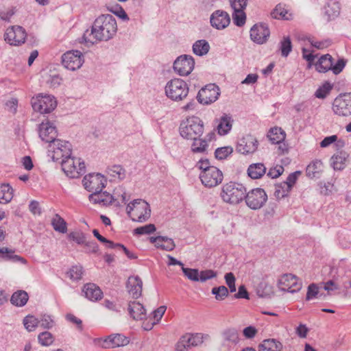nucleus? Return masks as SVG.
Returning a JSON list of instances; mask_svg holds the SVG:
<instances>
[{
	"label": "nucleus",
	"mask_w": 351,
	"mask_h": 351,
	"mask_svg": "<svg viewBox=\"0 0 351 351\" xmlns=\"http://www.w3.org/2000/svg\"><path fill=\"white\" fill-rule=\"evenodd\" d=\"M117 31L115 19L110 14H103L95 20L91 30L85 31L83 39L85 42L92 44L97 41H108L113 38Z\"/></svg>",
	"instance_id": "1"
},
{
	"label": "nucleus",
	"mask_w": 351,
	"mask_h": 351,
	"mask_svg": "<svg viewBox=\"0 0 351 351\" xmlns=\"http://www.w3.org/2000/svg\"><path fill=\"white\" fill-rule=\"evenodd\" d=\"M204 127L202 120L193 116L186 119L180 126V135L186 139L193 140L200 137L204 133Z\"/></svg>",
	"instance_id": "2"
},
{
	"label": "nucleus",
	"mask_w": 351,
	"mask_h": 351,
	"mask_svg": "<svg viewBox=\"0 0 351 351\" xmlns=\"http://www.w3.org/2000/svg\"><path fill=\"white\" fill-rule=\"evenodd\" d=\"M245 193L246 189L243 184L230 182L223 186L221 197L225 202L236 204L244 199Z\"/></svg>",
	"instance_id": "3"
},
{
	"label": "nucleus",
	"mask_w": 351,
	"mask_h": 351,
	"mask_svg": "<svg viewBox=\"0 0 351 351\" xmlns=\"http://www.w3.org/2000/svg\"><path fill=\"white\" fill-rule=\"evenodd\" d=\"M165 90L169 99L179 101L186 97L189 88L185 81L180 78H174L167 83Z\"/></svg>",
	"instance_id": "4"
},
{
	"label": "nucleus",
	"mask_w": 351,
	"mask_h": 351,
	"mask_svg": "<svg viewBox=\"0 0 351 351\" xmlns=\"http://www.w3.org/2000/svg\"><path fill=\"white\" fill-rule=\"evenodd\" d=\"M31 104L34 110L41 114L50 113L57 106L56 99L53 96L43 94L32 97Z\"/></svg>",
	"instance_id": "5"
},
{
	"label": "nucleus",
	"mask_w": 351,
	"mask_h": 351,
	"mask_svg": "<svg viewBox=\"0 0 351 351\" xmlns=\"http://www.w3.org/2000/svg\"><path fill=\"white\" fill-rule=\"evenodd\" d=\"M60 163L62 171L69 178H79L85 173V165L80 158L70 156L66 159H62Z\"/></svg>",
	"instance_id": "6"
},
{
	"label": "nucleus",
	"mask_w": 351,
	"mask_h": 351,
	"mask_svg": "<svg viewBox=\"0 0 351 351\" xmlns=\"http://www.w3.org/2000/svg\"><path fill=\"white\" fill-rule=\"evenodd\" d=\"M49 152H52L51 158L53 161H61L71 156V145L68 141L56 139L49 144Z\"/></svg>",
	"instance_id": "7"
},
{
	"label": "nucleus",
	"mask_w": 351,
	"mask_h": 351,
	"mask_svg": "<svg viewBox=\"0 0 351 351\" xmlns=\"http://www.w3.org/2000/svg\"><path fill=\"white\" fill-rule=\"evenodd\" d=\"M244 199L248 207L253 210H257L265 204L267 200V195L263 189L257 188L246 193Z\"/></svg>",
	"instance_id": "8"
},
{
	"label": "nucleus",
	"mask_w": 351,
	"mask_h": 351,
	"mask_svg": "<svg viewBox=\"0 0 351 351\" xmlns=\"http://www.w3.org/2000/svg\"><path fill=\"white\" fill-rule=\"evenodd\" d=\"M219 95L220 90L219 86L215 84H209L199 90L196 98L199 104L208 105L215 102Z\"/></svg>",
	"instance_id": "9"
},
{
	"label": "nucleus",
	"mask_w": 351,
	"mask_h": 351,
	"mask_svg": "<svg viewBox=\"0 0 351 351\" xmlns=\"http://www.w3.org/2000/svg\"><path fill=\"white\" fill-rule=\"evenodd\" d=\"M335 114L346 117L351 114V93L339 95L333 102L332 106Z\"/></svg>",
	"instance_id": "10"
},
{
	"label": "nucleus",
	"mask_w": 351,
	"mask_h": 351,
	"mask_svg": "<svg viewBox=\"0 0 351 351\" xmlns=\"http://www.w3.org/2000/svg\"><path fill=\"white\" fill-rule=\"evenodd\" d=\"M223 173L218 168L212 167L206 171H202L199 178L202 184L206 187L212 188L219 184L223 180Z\"/></svg>",
	"instance_id": "11"
},
{
	"label": "nucleus",
	"mask_w": 351,
	"mask_h": 351,
	"mask_svg": "<svg viewBox=\"0 0 351 351\" xmlns=\"http://www.w3.org/2000/svg\"><path fill=\"white\" fill-rule=\"evenodd\" d=\"M194 58L189 55H182L177 58L173 62V69L181 76L189 75L194 69Z\"/></svg>",
	"instance_id": "12"
},
{
	"label": "nucleus",
	"mask_w": 351,
	"mask_h": 351,
	"mask_svg": "<svg viewBox=\"0 0 351 351\" xmlns=\"http://www.w3.org/2000/svg\"><path fill=\"white\" fill-rule=\"evenodd\" d=\"M84 62L83 55L78 50L69 51L62 56L63 66L69 70L75 71L80 69Z\"/></svg>",
	"instance_id": "13"
},
{
	"label": "nucleus",
	"mask_w": 351,
	"mask_h": 351,
	"mask_svg": "<svg viewBox=\"0 0 351 351\" xmlns=\"http://www.w3.org/2000/svg\"><path fill=\"white\" fill-rule=\"evenodd\" d=\"M84 188L90 192H99L105 187L106 180L100 173H90L82 180Z\"/></svg>",
	"instance_id": "14"
},
{
	"label": "nucleus",
	"mask_w": 351,
	"mask_h": 351,
	"mask_svg": "<svg viewBox=\"0 0 351 351\" xmlns=\"http://www.w3.org/2000/svg\"><path fill=\"white\" fill-rule=\"evenodd\" d=\"M26 36L25 29L19 25L8 27L4 34L5 40L11 45H19L24 43Z\"/></svg>",
	"instance_id": "15"
},
{
	"label": "nucleus",
	"mask_w": 351,
	"mask_h": 351,
	"mask_svg": "<svg viewBox=\"0 0 351 351\" xmlns=\"http://www.w3.org/2000/svg\"><path fill=\"white\" fill-rule=\"evenodd\" d=\"M135 213H132L131 219L134 221L145 222L151 215L149 204L141 199H135Z\"/></svg>",
	"instance_id": "16"
},
{
	"label": "nucleus",
	"mask_w": 351,
	"mask_h": 351,
	"mask_svg": "<svg viewBox=\"0 0 351 351\" xmlns=\"http://www.w3.org/2000/svg\"><path fill=\"white\" fill-rule=\"evenodd\" d=\"M258 143L256 138L250 134L241 138L237 145V151L242 154H252L258 148Z\"/></svg>",
	"instance_id": "17"
},
{
	"label": "nucleus",
	"mask_w": 351,
	"mask_h": 351,
	"mask_svg": "<svg viewBox=\"0 0 351 351\" xmlns=\"http://www.w3.org/2000/svg\"><path fill=\"white\" fill-rule=\"evenodd\" d=\"M269 35L268 26L263 23L255 24L250 29V38L259 45L266 43Z\"/></svg>",
	"instance_id": "18"
},
{
	"label": "nucleus",
	"mask_w": 351,
	"mask_h": 351,
	"mask_svg": "<svg viewBox=\"0 0 351 351\" xmlns=\"http://www.w3.org/2000/svg\"><path fill=\"white\" fill-rule=\"evenodd\" d=\"M210 22L213 27L221 30L230 25V17L227 12L217 10L210 15Z\"/></svg>",
	"instance_id": "19"
},
{
	"label": "nucleus",
	"mask_w": 351,
	"mask_h": 351,
	"mask_svg": "<svg viewBox=\"0 0 351 351\" xmlns=\"http://www.w3.org/2000/svg\"><path fill=\"white\" fill-rule=\"evenodd\" d=\"M39 136L45 143H52L56 140L57 130L56 126L49 121H43L39 125Z\"/></svg>",
	"instance_id": "20"
},
{
	"label": "nucleus",
	"mask_w": 351,
	"mask_h": 351,
	"mask_svg": "<svg viewBox=\"0 0 351 351\" xmlns=\"http://www.w3.org/2000/svg\"><path fill=\"white\" fill-rule=\"evenodd\" d=\"M102 342L101 346L103 348H114L128 345L130 342L128 338L121 334H114L109 335L106 339H97Z\"/></svg>",
	"instance_id": "21"
},
{
	"label": "nucleus",
	"mask_w": 351,
	"mask_h": 351,
	"mask_svg": "<svg viewBox=\"0 0 351 351\" xmlns=\"http://www.w3.org/2000/svg\"><path fill=\"white\" fill-rule=\"evenodd\" d=\"M126 287L133 298L137 299L141 295L143 282L138 276L129 277Z\"/></svg>",
	"instance_id": "22"
},
{
	"label": "nucleus",
	"mask_w": 351,
	"mask_h": 351,
	"mask_svg": "<svg viewBox=\"0 0 351 351\" xmlns=\"http://www.w3.org/2000/svg\"><path fill=\"white\" fill-rule=\"evenodd\" d=\"M89 200L93 204H98L102 206L110 205L114 202V197L106 191L94 192L89 195Z\"/></svg>",
	"instance_id": "23"
},
{
	"label": "nucleus",
	"mask_w": 351,
	"mask_h": 351,
	"mask_svg": "<svg viewBox=\"0 0 351 351\" xmlns=\"http://www.w3.org/2000/svg\"><path fill=\"white\" fill-rule=\"evenodd\" d=\"M82 292L85 297L91 301H97L102 298L103 292L97 285L94 283H87L84 285Z\"/></svg>",
	"instance_id": "24"
},
{
	"label": "nucleus",
	"mask_w": 351,
	"mask_h": 351,
	"mask_svg": "<svg viewBox=\"0 0 351 351\" xmlns=\"http://www.w3.org/2000/svg\"><path fill=\"white\" fill-rule=\"evenodd\" d=\"M223 344L228 347L235 346L239 342V333L237 329L229 328L222 332Z\"/></svg>",
	"instance_id": "25"
},
{
	"label": "nucleus",
	"mask_w": 351,
	"mask_h": 351,
	"mask_svg": "<svg viewBox=\"0 0 351 351\" xmlns=\"http://www.w3.org/2000/svg\"><path fill=\"white\" fill-rule=\"evenodd\" d=\"M128 311L130 316L135 320H142L146 318L145 308L140 302H130L128 304Z\"/></svg>",
	"instance_id": "26"
},
{
	"label": "nucleus",
	"mask_w": 351,
	"mask_h": 351,
	"mask_svg": "<svg viewBox=\"0 0 351 351\" xmlns=\"http://www.w3.org/2000/svg\"><path fill=\"white\" fill-rule=\"evenodd\" d=\"M14 252V250L8 247H0V259L3 261H10L12 263L20 262L23 264H25L27 263V261L24 258L15 254Z\"/></svg>",
	"instance_id": "27"
},
{
	"label": "nucleus",
	"mask_w": 351,
	"mask_h": 351,
	"mask_svg": "<svg viewBox=\"0 0 351 351\" xmlns=\"http://www.w3.org/2000/svg\"><path fill=\"white\" fill-rule=\"evenodd\" d=\"M340 4L339 2L330 0L323 8V12L330 21L336 18L340 13Z\"/></svg>",
	"instance_id": "28"
},
{
	"label": "nucleus",
	"mask_w": 351,
	"mask_h": 351,
	"mask_svg": "<svg viewBox=\"0 0 351 351\" xmlns=\"http://www.w3.org/2000/svg\"><path fill=\"white\" fill-rule=\"evenodd\" d=\"M323 171V163L320 160L311 162L306 167V174L310 178H319Z\"/></svg>",
	"instance_id": "29"
},
{
	"label": "nucleus",
	"mask_w": 351,
	"mask_h": 351,
	"mask_svg": "<svg viewBox=\"0 0 351 351\" xmlns=\"http://www.w3.org/2000/svg\"><path fill=\"white\" fill-rule=\"evenodd\" d=\"M348 155L345 152H340L331 157V165L335 170H342L346 167Z\"/></svg>",
	"instance_id": "30"
},
{
	"label": "nucleus",
	"mask_w": 351,
	"mask_h": 351,
	"mask_svg": "<svg viewBox=\"0 0 351 351\" xmlns=\"http://www.w3.org/2000/svg\"><path fill=\"white\" fill-rule=\"evenodd\" d=\"M267 137L271 143L280 144L285 141L286 134L281 128L274 127L269 130Z\"/></svg>",
	"instance_id": "31"
},
{
	"label": "nucleus",
	"mask_w": 351,
	"mask_h": 351,
	"mask_svg": "<svg viewBox=\"0 0 351 351\" xmlns=\"http://www.w3.org/2000/svg\"><path fill=\"white\" fill-rule=\"evenodd\" d=\"M282 345L274 339L264 340L258 346V351H281Z\"/></svg>",
	"instance_id": "32"
},
{
	"label": "nucleus",
	"mask_w": 351,
	"mask_h": 351,
	"mask_svg": "<svg viewBox=\"0 0 351 351\" xmlns=\"http://www.w3.org/2000/svg\"><path fill=\"white\" fill-rule=\"evenodd\" d=\"M332 63V58L330 54H326L319 59L318 62L315 64L316 69L320 73H326L331 70Z\"/></svg>",
	"instance_id": "33"
},
{
	"label": "nucleus",
	"mask_w": 351,
	"mask_h": 351,
	"mask_svg": "<svg viewBox=\"0 0 351 351\" xmlns=\"http://www.w3.org/2000/svg\"><path fill=\"white\" fill-rule=\"evenodd\" d=\"M272 18L276 19L290 20L292 19V14L285 8V5L281 3L278 4L274 10L271 12Z\"/></svg>",
	"instance_id": "34"
},
{
	"label": "nucleus",
	"mask_w": 351,
	"mask_h": 351,
	"mask_svg": "<svg viewBox=\"0 0 351 351\" xmlns=\"http://www.w3.org/2000/svg\"><path fill=\"white\" fill-rule=\"evenodd\" d=\"M266 171V168L263 163H254L249 166L247 174L252 179L261 178Z\"/></svg>",
	"instance_id": "35"
},
{
	"label": "nucleus",
	"mask_w": 351,
	"mask_h": 351,
	"mask_svg": "<svg viewBox=\"0 0 351 351\" xmlns=\"http://www.w3.org/2000/svg\"><path fill=\"white\" fill-rule=\"evenodd\" d=\"M29 299L26 291L19 290L14 292L10 298L11 303L16 306H23L26 304Z\"/></svg>",
	"instance_id": "36"
},
{
	"label": "nucleus",
	"mask_w": 351,
	"mask_h": 351,
	"mask_svg": "<svg viewBox=\"0 0 351 351\" xmlns=\"http://www.w3.org/2000/svg\"><path fill=\"white\" fill-rule=\"evenodd\" d=\"M193 143L191 144V149L193 153L195 154H206L208 143L206 139L200 138L197 137L195 139H193Z\"/></svg>",
	"instance_id": "37"
},
{
	"label": "nucleus",
	"mask_w": 351,
	"mask_h": 351,
	"mask_svg": "<svg viewBox=\"0 0 351 351\" xmlns=\"http://www.w3.org/2000/svg\"><path fill=\"white\" fill-rule=\"evenodd\" d=\"M106 173L112 178L118 179L120 180H123L126 175L125 169L119 165H114L108 167L107 168Z\"/></svg>",
	"instance_id": "38"
},
{
	"label": "nucleus",
	"mask_w": 351,
	"mask_h": 351,
	"mask_svg": "<svg viewBox=\"0 0 351 351\" xmlns=\"http://www.w3.org/2000/svg\"><path fill=\"white\" fill-rule=\"evenodd\" d=\"M13 198V189L9 184L0 185V203L7 204Z\"/></svg>",
	"instance_id": "39"
},
{
	"label": "nucleus",
	"mask_w": 351,
	"mask_h": 351,
	"mask_svg": "<svg viewBox=\"0 0 351 351\" xmlns=\"http://www.w3.org/2000/svg\"><path fill=\"white\" fill-rule=\"evenodd\" d=\"M210 50L209 43L206 40H197L193 45V51L195 55L202 56L208 53Z\"/></svg>",
	"instance_id": "40"
},
{
	"label": "nucleus",
	"mask_w": 351,
	"mask_h": 351,
	"mask_svg": "<svg viewBox=\"0 0 351 351\" xmlns=\"http://www.w3.org/2000/svg\"><path fill=\"white\" fill-rule=\"evenodd\" d=\"M232 120L230 117L226 114L222 116L217 126L218 133L220 135L227 134L232 128Z\"/></svg>",
	"instance_id": "41"
},
{
	"label": "nucleus",
	"mask_w": 351,
	"mask_h": 351,
	"mask_svg": "<svg viewBox=\"0 0 351 351\" xmlns=\"http://www.w3.org/2000/svg\"><path fill=\"white\" fill-rule=\"evenodd\" d=\"M291 189L287 183L280 182L275 184L274 195L278 199L287 197Z\"/></svg>",
	"instance_id": "42"
},
{
	"label": "nucleus",
	"mask_w": 351,
	"mask_h": 351,
	"mask_svg": "<svg viewBox=\"0 0 351 351\" xmlns=\"http://www.w3.org/2000/svg\"><path fill=\"white\" fill-rule=\"evenodd\" d=\"M53 229L60 233H66L67 231L66 222L58 214H56L51 220Z\"/></svg>",
	"instance_id": "43"
},
{
	"label": "nucleus",
	"mask_w": 351,
	"mask_h": 351,
	"mask_svg": "<svg viewBox=\"0 0 351 351\" xmlns=\"http://www.w3.org/2000/svg\"><path fill=\"white\" fill-rule=\"evenodd\" d=\"M189 336L186 334L182 335L175 346L176 351H188L191 347L190 339L188 338Z\"/></svg>",
	"instance_id": "44"
},
{
	"label": "nucleus",
	"mask_w": 351,
	"mask_h": 351,
	"mask_svg": "<svg viewBox=\"0 0 351 351\" xmlns=\"http://www.w3.org/2000/svg\"><path fill=\"white\" fill-rule=\"evenodd\" d=\"M186 335L189 336L188 338L190 339L191 345L193 346V347H196L200 346L205 339H208L209 337V335L207 334H202V333H186Z\"/></svg>",
	"instance_id": "45"
},
{
	"label": "nucleus",
	"mask_w": 351,
	"mask_h": 351,
	"mask_svg": "<svg viewBox=\"0 0 351 351\" xmlns=\"http://www.w3.org/2000/svg\"><path fill=\"white\" fill-rule=\"evenodd\" d=\"M279 49L283 57H287L292 50V44L289 36L284 37L279 44Z\"/></svg>",
	"instance_id": "46"
},
{
	"label": "nucleus",
	"mask_w": 351,
	"mask_h": 351,
	"mask_svg": "<svg viewBox=\"0 0 351 351\" xmlns=\"http://www.w3.org/2000/svg\"><path fill=\"white\" fill-rule=\"evenodd\" d=\"M211 293L215 295V299L219 301L223 300L229 293L228 288L223 285L213 287Z\"/></svg>",
	"instance_id": "47"
},
{
	"label": "nucleus",
	"mask_w": 351,
	"mask_h": 351,
	"mask_svg": "<svg viewBox=\"0 0 351 351\" xmlns=\"http://www.w3.org/2000/svg\"><path fill=\"white\" fill-rule=\"evenodd\" d=\"M23 324L29 332L34 331L39 324L38 319L33 315H27L23 319Z\"/></svg>",
	"instance_id": "48"
},
{
	"label": "nucleus",
	"mask_w": 351,
	"mask_h": 351,
	"mask_svg": "<svg viewBox=\"0 0 351 351\" xmlns=\"http://www.w3.org/2000/svg\"><path fill=\"white\" fill-rule=\"evenodd\" d=\"M232 20L238 27H242L245 23L246 15L244 10H233Z\"/></svg>",
	"instance_id": "49"
},
{
	"label": "nucleus",
	"mask_w": 351,
	"mask_h": 351,
	"mask_svg": "<svg viewBox=\"0 0 351 351\" xmlns=\"http://www.w3.org/2000/svg\"><path fill=\"white\" fill-rule=\"evenodd\" d=\"M38 340L42 346H49L53 342L54 338L51 332L45 331L38 335Z\"/></svg>",
	"instance_id": "50"
},
{
	"label": "nucleus",
	"mask_w": 351,
	"mask_h": 351,
	"mask_svg": "<svg viewBox=\"0 0 351 351\" xmlns=\"http://www.w3.org/2000/svg\"><path fill=\"white\" fill-rule=\"evenodd\" d=\"M295 280V276L291 274H284L278 280V285L281 290L287 291L291 282Z\"/></svg>",
	"instance_id": "51"
},
{
	"label": "nucleus",
	"mask_w": 351,
	"mask_h": 351,
	"mask_svg": "<svg viewBox=\"0 0 351 351\" xmlns=\"http://www.w3.org/2000/svg\"><path fill=\"white\" fill-rule=\"evenodd\" d=\"M69 277L73 280H79L83 275V267L81 265H74L67 272Z\"/></svg>",
	"instance_id": "52"
},
{
	"label": "nucleus",
	"mask_w": 351,
	"mask_h": 351,
	"mask_svg": "<svg viewBox=\"0 0 351 351\" xmlns=\"http://www.w3.org/2000/svg\"><path fill=\"white\" fill-rule=\"evenodd\" d=\"M332 88V85L329 82H326L317 88L315 93V96L319 99H324L329 94Z\"/></svg>",
	"instance_id": "53"
},
{
	"label": "nucleus",
	"mask_w": 351,
	"mask_h": 351,
	"mask_svg": "<svg viewBox=\"0 0 351 351\" xmlns=\"http://www.w3.org/2000/svg\"><path fill=\"white\" fill-rule=\"evenodd\" d=\"M233 152V149L230 146L217 148L215 152V156L217 159L223 160L226 158Z\"/></svg>",
	"instance_id": "54"
},
{
	"label": "nucleus",
	"mask_w": 351,
	"mask_h": 351,
	"mask_svg": "<svg viewBox=\"0 0 351 351\" xmlns=\"http://www.w3.org/2000/svg\"><path fill=\"white\" fill-rule=\"evenodd\" d=\"M156 228L154 224L149 223L143 226L138 227L134 230V234L138 235L149 234L156 231Z\"/></svg>",
	"instance_id": "55"
},
{
	"label": "nucleus",
	"mask_w": 351,
	"mask_h": 351,
	"mask_svg": "<svg viewBox=\"0 0 351 351\" xmlns=\"http://www.w3.org/2000/svg\"><path fill=\"white\" fill-rule=\"evenodd\" d=\"M182 270L184 276L191 281L198 282L199 278V270L197 269H191L182 267Z\"/></svg>",
	"instance_id": "56"
},
{
	"label": "nucleus",
	"mask_w": 351,
	"mask_h": 351,
	"mask_svg": "<svg viewBox=\"0 0 351 351\" xmlns=\"http://www.w3.org/2000/svg\"><path fill=\"white\" fill-rule=\"evenodd\" d=\"M68 237L79 245H84L86 241L85 234L80 231L71 232L68 234Z\"/></svg>",
	"instance_id": "57"
},
{
	"label": "nucleus",
	"mask_w": 351,
	"mask_h": 351,
	"mask_svg": "<svg viewBox=\"0 0 351 351\" xmlns=\"http://www.w3.org/2000/svg\"><path fill=\"white\" fill-rule=\"evenodd\" d=\"M162 239H161V246H159V248H161L166 251H172L176 247V244L173 240L167 237L162 236Z\"/></svg>",
	"instance_id": "58"
},
{
	"label": "nucleus",
	"mask_w": 351,
	"mask_h": 351,
	"mask_svg": "<svg viewBox=\"0 0 351 351\" xmlns=\"http://www.w3.org/2000/svg\"><path fill=\"white\" fill-rule=\"evenodd\" d=\"M319 294V287L315 283L310 284L307 289L306 300H311L314 298H317Z\"/></svg>",
	"instance_id": "59"
},
{
	"label": "nucleus",
	"mask_w": 351,
	"mask_h": 351,
	"mask_svg": "<svg viewBox=\"0 0 351 351\" xmlns=\"http://www.w3.org/2000/svg\"><path fill=\"white\" fill-rule=\"evenodd\" d=\"M166 311L165 306H160L157 309L154 310L152 313L148 317V319H153L154 322H157V324L162 317L163 315Z\"/></svg>",
	"instance_id": "60"
},
{
	"label": "nucleus",
	"mask_w": 351,
	"mask_h": 351,
	"mask_svg": "<svg viewBox=\"0 0 351 351\" xmlns=\"http://www.w3.org/2000/svg\"><path fill=\"white\" fill-rule=\"evenodd\" d=\"M39 324H40V326L43 328L50 329L53 326L54 321L50 315L45 314L42 315L39 320Z\"/></svg>",
	"instance_id": "61"
},
{
	"label": "nucleus",
	"mask_w": 351,
	"mask_h": 351,
	"mask_svg": "<svg viewBox=\"0 0 351 351\" xmlns=\"http://www.w3.org/2000/svg\"><path fill=\"white\" fill-rule=\"evenodd\" d=\"M224 278H225L226 283L230 289V291L231 293L235 292L236 291V285H235L236 278L234 277V275L232 272H229V273L226 274Z\"/></svg>",
	"instance_id": "62"
},
{
	"label": "nucleus",
	"mask_w": 351,
	"mask_h": 351,
	"mask_svg": "<svg viewBox=\"0 0 351 351\" xmlns=\"http://www.w3.org/2000/svg\"><path fill=\"white\" fill-rule=\"evenodd\" d=\"M217 276V273L212 269H206L203 270L199 272V281L205 282L209 279L215 278Z\"/></svg>",
	"instance_id": "63"
},
{
	"label": "nucleus",
	"mask_w": 351,
	"mask_h": 351,
	"mask_svg": "<svg viewBox=\"0 0 351 351\" xmlns=\"http://www.w3.org/2000/svg\"><path fill=\"white\" fill-rule=\"evenodd\" d=\"M232 10H244L247 6V0H229Z\"/></svg>",
	"instance_id": "64"
}]
</instances>
